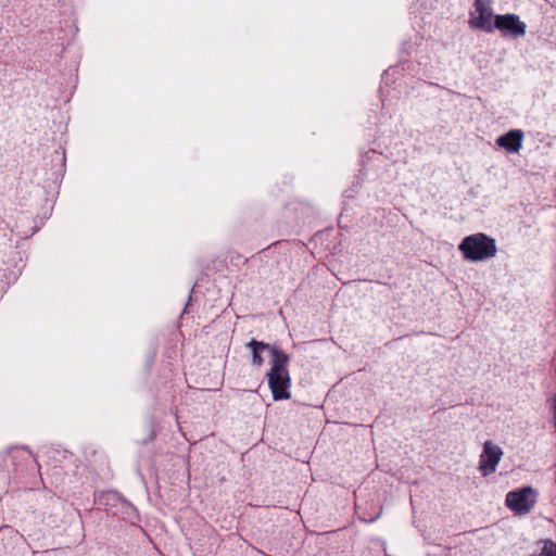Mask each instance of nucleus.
<instances>
[{"label":"nucleus","mask_w":556,"mask_h":556,"mask_svg":"<svg viewBox=\"0 0 556 556\" xmlns=\"http://www.w3.org/2000/svg\"><path fill=\"white\" fill-rule=\"evenodd\" d=\"M538 493L532 486H522L506 494L505 504L516 515H526L536 503Z\"/></svg>","instance_id":"obj_3"},{"label":"nucleus","mask_w":556,"mask_h":556,"mask_svg":"<svg viewBox=\"0 0 556 556\" xmlns=\"http://www.w3.org/2000/svg\"><path fill=\"white\" fill-rule=\"evenodd\" d=\"M503 456V450L492 441H485L479 459V470L486 477L495 472Z\"/></svg>","instance_id":"obj_4"},{"label":"nucleus","mask_w":556,"mask_h":556,"mask_svg":"<svg viewBox=\"0 0 556 556\" xmlns=\"http://www.w3.org/2000/svg\"><path fill=\"white\" fill-rule=\"evenodd\" d=\"M541 556H556V544L553 541H545Z\"/></svg>","instance_id":"obj_10"},{"label":"nucleus","mask_w":556,"mask_h":556,"mask_svg":"<svg viewBox=\"0 0 556 556\" xmlns=\"http://www.w3.org/2000/svg\"><path fill=\"white\" fill-rule=\"evenodd\" d=\"M494 28H497L503 35H510L515 38L526 34V24L516 14L496 15Z\"/></svg>","instance_id":"obj_6"},{"label":"nucleus","mask_w":556,"mask_h":556,"mask_svg":"<svg viewBox=\"0 0 556 556\" xmlns=\"http://www.w3.org/2000/svg\"><path fill=\"white\" fill-rule=\"evenodd\" d=\"M381 515V510L378 513L377 516L375 517H370L368 519H365L366 522H374L375 520H377L379 518V516Z\"/></svg>","instance_id":"obj_11"},{"label":"nucleus","mask_w":556,"mask_h":556,"mask_svg":"<svg viewBox=\"0 0 556 556\" xmlns=\"http://www.w3.org/2000/svg\"><path fill=\"white\" fill-rule=\"evenodd\" d=\"M475 12L478 13L477 16L471 14L469 20V25L471 28L481 29L486 33H492L494 29V24H492L493 13L491 9L488 7L486 0H475Z\"/></svg>","instance_id":"obj_5"},{"label":"nucleus","mask_w":556,"mask_h":556,"mask_svg":"<svg viewBox=\"0 0 556 556\" xmlns=\"http://www.w3.org/2000/svg\"><path fill=\"white\" fill-rule=\"evenodd\" d=\"M523 131L511 129L496 139V144L505 149L508 153H518L522 147Z\"/></svg>","instance_id":"obj_7"},{"label":"nucleus","mask_w":556,"mask_h":556,"mask_svg":"<svg viewBox=\"0 0 556 556\" xmlns=\"http://www.w3.org/2000/svg\"><path fill=\"white\" fill-rule=\"evenodd\" d=\"M247 346L252 351V363L260 367L262 366L263 364V357L261 355V351L263 350H268L270 353H271V349L274 346H270L269 344L267 343H264V342H260L255 339H252L248 344Z\"/></svg>","instance_id":"obj_8"},{"label":"nucleus","mask_w":556,"mask_h":556,"mask_svg":"<svg viewBox=\"0 0 556 556\" xmlns=\"http://www.w3.org/2000/svg\"><path fill=\"white\" fill-rule=\"evenodd\" d=\"M458 249L463 253L464 258L470 262L492 258L497 253L495 240L482 232L465 237Z\"/></svg>","instance_id":"obj_2"},{"label":"nucleus","mask_w":556,"mask_h":556,"mask_svg":"<svg viewBox=\"0 0 556 556\" xmlns=\"http://www.w3.org/2000/svg\"><path fill=\"white\" fill-rule=\"evenodd\" d=\"M546 403L549 407V412L552 414V422L556 430V395H554V394L548 395L546 399Z\"/></svg>","instance_id":"obj_9"},{"label":"nucleus","mask_w":556,"mask_h":556,"mask_svg":"<svg viewBox=\"0 0 556 556\" xmlns=\"http://www.w3.org/2000/svg\"><path fill=\"white\" fill-rule=\"evenodd\" d=\"M271 367L267 372L268 386L275 401L289 400L291 392V378L287 369L289 356L277 348L271 349Z\"/></svg>","instance_id":"obj_1"}]
</instances>
